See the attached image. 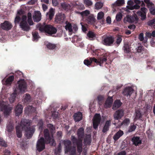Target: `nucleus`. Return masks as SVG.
Returning <instances> with one entry per match:
<instances>
[{"mask_svg":"<svg viewBox=\"0 0 155 155\" xmlns=\"http://www.w3.org/2000/svg\"><path fill=\"white\" fill-rule=\"evenodd\" d=\"M32 121L29 120L23 119L21 122V126L16 127L17 136L18 137L20 138L22 136V131L24 130L25 134L28 138L31 137L35 131V126L31 127Z\"/></svg>","mask_w":155,"mask_h":155,"instance_id":"f257e3e1","label":"nucleus"},{"mask_svg":"<svg viewBox=\"0 0 155 155\" xmlns=\"http://www.w3.org/2000/svg\"><path fill=\"white\" fill-rule=\"evenodd\" d=\"M18 88L14 90V92L11 95L9 100L11 103H13L15 99L16 94L19 92H24L26 91L27 86L25 81L24 80H21L18 82Z\"/></svg>","mask_w":155,"mask_h":155,"instance_id":"f03ea898","label":"nucleus"},{"mask_svg":"<svg viewBox=\"0 0 155 155\" xmlns=\"http://www.w3.org/2000/svg\"><path fill=\"white\" fill-rule=\"evenodd\" d=\"M44 135L45 139L41 137L37 142L36 149L39 152L41 151L45 148V144L47 143L48 140V130L47 129L44 130Z\"/></svg>","mask_w":155,"mask_h":155,"instance_id":"7ed1b4c3","label":"nucleus"},{"mask_svg":"<svg viewBox=\"0 0 155 155\" xmlns=\"http://www.w3.org/2000/svg\"><path fill=\"white\" fill-rule=\"evenodd\" d=\"M64 145V150L65 153L70 152V155H76V148L75 146L71 147V142L69 140H66L63 141Z\"/></svg>","mask_w":155,"mask_h":155,"instance_id":"20e7f679","label":"nucleus"},{"mask_svg":"<svg viewBox=\"0 0 155 155\" xmlns=\"http://www.w3.org/2000/svg\"><path fill=\"white\" fill-rule=\"evenodd\" d=\"M12 109V107H10L7 103L3 101L0 102V109L2 111H3L5 116H7L11 112Z\"/></svg>","mask_w":155,"mask_h":155,"instance_id":"39448f33","label":"nucleus"},{"mask_svg":"<svg viewBox=\"0 0 155 155\" xmlns=\"http://www.w3.org/2000/svg\"><path fill=\"white\" fill-rule=\"evenodd\" d=\"M26 19V16L24 15H22L21 20L20 24V28L24 31H28L30 29L29 26L27 23Z\"/></svg>","mask_w":155,"mask_h":155,"instance_id":"423d86ee","label":"nucleus"},{"mask_svg":"<svg viewBox=\"0 0 155 155\" xmlns=\"http://www.w3.org/2000/svg\"><path fill=\"white\" fill-rule=\"evenodd\" d=\"M50 132L51 134L52 137H49V144L51 146H54L55 145V143L53 138V134L55 132V129L54 127L51 124H49V133Z\"/></svg>","mask_w":155,"mask_h":155,"instance_id":"0eeeda50","label":"nucleus"},{"mask_svg":"<svg viewBox=\"0 0 155 155\" xmlns=\"http://www.w3.org/2000/svg\"><path fill=\"white\" fill-rule=\"evenodd\" d=\"M134 0H129L127 2L128 5L126 6V11L128 12L129 10H132L134 9H138L140 8L139 5H134Z\"/></svg>","mask_w":155,"mask_h":155,"instance_id":"6e6552de","label":"nucleus"},{"mask_svg":"<svg viewBox=\"0 0 155 155\" xmlns=\"http://www.w3.org/2000/svg\"><path fill=\"white\" fill-rule=\"evenodd\" d=\"M101 120V117L100 114H96L94 116L93 119V127L96 129L100 124Z\"/></svg>","mask_w":155,"mask_h":155,"instance_id":"1a4fd4ad","label":"nucleus"},{"mask_svg":"<svg viewBox=\"0 0 155 155\" xmlns=\"http://www.w3.org/2000/svg\"><path fill=\"white\" fill-rule=\"evenodd\" d=\"M114 41V38L112 36H107L103 40V44L106 45H111Z\"/></svg>","mask_w":155,"mask_h":155,"instance_id":"9d476101","label":"nucleus"},{"mask_svg":"<svg viewBox=\"0 0 155 155\" xmlns=\"http://www.w3.org/2000/svg\"><path fill=\"white\" fill-rule=\"evenodd\" d=\"M138 18L136 15L131 16L130 15H128L126 16L124 19V22L125 23H132L135 21H137Z\"/></svg>","mask_w":155,"mask_h":155,"instance_id":"9b49d317","label":"nucleus"},{"mask_svg":"<svg viewBox=\"0 0 155 155\" xmlns=\"http://www.w3.org/2000/svg\"><path fill=\"white\" fill-rule=\"evenodd\" d=\"M37 28L41 32H44L46 33L47 35L48 34V25L44 24L43 25H38Z\"/></svg>","mask_w":155,"mask_h":155,"instance_id":"f8f14e48","label":"nucleus"},{"mask_svg":"<svg viewBox=\"0 0 155 155\" xmlns=\"http://www.w3.org/2000/svg\"><path fill=\"white\" fill-rule=\"evenodd\" d=\"M12 27V23L8 21H5L1 24V28L6 30H9L11 29Z\"/></svg>","mask_w":155,"mask_h":155,"instance_id":"ddd939ff","label":"nucleus"},{"mask_svg":"<svg viewBox=\"0 0 155 155\" xmlns=\"http://www.w3.org/2000/svg\"><path fill=\"white\" fill-rule=\"evenodd\" d=\"M147 10L145 7L142 8L140 11H138L137 14L138 15L140 16L141 19L144 20L146 18V14Z\"/></svg>","mask_w":155,"mask_h":155,"instance_id":"4468645a","label":"nucleus"},{"mask_svg":"<svg viewBox=\"0 0 155 155\" xmlns=\"http://www.w3.org/2000/svg\"><path fill=\"white\" fill-rule=\"evenodd\" d=\"M124 111L123 110H118L115 113L114 115V118L115 120L120 119L124 116Z\"/></svg>","mask_w":155,"mask_h":155,"instance_id":"2eb2a0df","label":"nucleus"},{"mask_svg":"<svg viewBox=\"0 0 155 155\" xmlns=\"http://www.w3.org/2000/svg\"><path fill=\"white\" fill-rule=\"evenodd\" d=\"M41 14L39 11H36L34 12L33 15V18L35 22H38L41 19Z\"/></svg>","mask_w":155,"mask_h":155,"instance_id":"dca6fc26","label":"nucleus"},{"mask_svg":"<svg viewBox=\"0 0 155 155\" xmlns=\"http://www.w3.org/2000/svg\"><path fill=\"white\" fill-rule=\"evenodd\" d=\"M23 107L20 104L17 105L15 109V115L16 116H19L22 112Z\"/></svg>","mask_w":155,"mask_h":155,"instance_id":"f3484780","label":"nucleus"},{"mask_svg":"<svg viewBox=\"0 0 155 155\" xmlns=\"http://www.w3.org/2000/svg\"><path fill=\"white\" fill-rule=\"evenodd\" d=\"M133 91V88L131 87H127L126 88L123 92V94L124 95L127 97L130 96Z\"/></svg>","mask_w":155,"mask_h":155,"instance_id":"a211bd4d","label":"nucleus"},{"mask_svg":"<svg viewBox=\"0 0 155 155\" xmlns=\"http://www.w3.org/2000/svg\"><path fill=\"white\" fill-rule=\"evenodd\" d=\"M14 79V76H11L7 78L5 81L3 80L2 81V82L3 84H4L6 85L9 86L11 85Z\"/></svg>","mask_w":155,"mask_h":155,"instance_id":"6ab92c4d","label":"nucleus"},{"mask_svg":"<svg viewBox=\"0 0 155 155\" xmlns=\"http://www.w3.org/2000/svg\"><path fill=\"white\" fill-rule=\"evenodd\" d=\"M77 151L78 152L81 153L82 151V140L81 139H78L76 143Z\"/></svg>","mask_w":155,"mask_h":155,"instance_id":"aec40b11","label":"nucleus"},{"mask_svg":"<svg viewBox=\"0 0 155 155\" xmlns=\"http://www.w3.org/2000/svg\"><path fill=\"white\" fill-rule=\"evenodd\" d=\"M133 144L135 146H137L141 143V140L140 139V137H133L132 139Z\"/></svg>","mask_w":155,"mask_h":155,"instance_id":"412c9836","label":"nucleus"},{"mask_svg":"<svg viewBox=\"0 0 155 155\" xmlns=\"http://www.w3.org/2000/svg\"><path fill=\"white\" fill-rule=\"evenodd\" d=\"M112 97H108L105 102V107H111L112 105Z\"/></svg>","mask_w":155,"mask_h":155,"instance_id":"4be33fe9","label":"nucleus"},{"mask_svg":"<svg viewBox=\"0 0 155 155\" xmlns=\"http://www.w3.org/2000/svg\"><path fill=\"white\" fill-rule=\"evenodd\" d=\"M82 114L80 112L75 113L74 115V117L75 121H79L82 119Z\"/></svg>","mask_w":155,"mask_h":155,"instance_id":"5701e85b","label":"nucleus"},{"mask_svg":"<svg viewBox=\"0 0 155 155\" xmlns=\"http://www.w3.org/2000/svg\"><path fill=\"white\" fill-rule=\"evenodd\" d=\"M77 134L78 136V139H81L84 134V130L82 128H79L78 130Z\"/></svg>","mask_w":155,"mask_h":155,"instance_id":"b1692460","label":"nucleus"},{"mask_svg":"<svg viewBox=\"0 0 155 155\" xmlns=\"http://www.w3.org/2000/svg\"><path fill=\"white\" fill-rule=\"evenodd\" d=\"M123 132L121 130L118 131L114 136L113 139L115 140H117L123 134Z\"/></svg>","mask_w":155,"mask_h":155,"instance_id":"393cba45","label":"nucleus"},{"mask_svg":"<svg viewBox=\"0 0 155 155\" xmlns=\"http://www.w3.org/2000/svg\"><path fill=\"white\" fill-rule=\"evenodd\" d=\"M141 117L142 114L140 111L138 110H136L134 115V120H137L139 119Z\"/></svg>","mask_w":155,"mask_h":155,"instance_id":"a878e982","label":"nucleus"},{"mask_svg":"<svg viewBox=\"0 0 155 155\" xmlns=\"http://www.w3.org/2000/svg\"><path fill=\"white\" fill-rule=\"evenodd\" d=\"M110 124V121L107 120L106 121L102 130V132L103 133H105L108 130Z\"/></svg>","mask_w":155,"mask_h":155,"instance_id":"bb28decb","label":"nucleus"},{"mask_svg":"<svg viewBox=\"0 0 155 155\" xmlns=\"http://www.w3.org/2000/svg\"><path fill=\"white\" fill-rule=\"evenodd\" d=\"M23 101L25 103H28L31 101V97L29 94H26L24 96Z\"/></svg>","mask_w":155,"mask_h":155,"instance_id":"cd10ccee","label":"nucleus"},{"mask_svg":"<svg viewBox=\"0 0 155 155\" xmlns=\"http://www.w3.org/2000/svg\"><path fill=\"white\" fill-rule=\"evenodd\" d=\"M76 12L80 14L82 18L88 16L90 14V12L88 10H86L81 12Z\"/></svg>","mask_w":155,"mask_h":155,"instance_id":"c85d7f7f","label":"nucleus"},{"mask_svg":"<svg viewBox=\"0 0 155 155\" xmlns=\"http://www.w3.org/2000/svg\"><path fill=\"white\" fill-rule=\"evenodd\" d=\"M121 103L119 100H117L115 101L113 107V109L115 110L119 107L121 105Z\"/></svg>","mask_w":155,"mask_h":155,"instance_id":"c756f323","label":"nucleus"},{"mask_svg":"<svg viewBox=\"0 0 155 155\" xmlns=\"http://www.w3.org/2000/svg\"><path fill=\"white\" fill-rule=\"evenodd\" d=\"M57 31V30L56 28L52 26L49 25V35L55 33Z\"/></svg>","mask_w":155,"mask_h":155,"instance_id":"7c9ffc66","label":"nucleus"},{"mask_svg":"<svg viewBox=\"0 0 155 155\" xmlns=\"http://www.w3.org/2000/svg\"><path fill=\"white\" fill-rule=\"evenodd\" d=\"M64 14H59L56 15L55 19V20L58 22L61 20H64Z\"/></svg>","mask_w":155,"mask_h":155,"instance_id":"2f4dec72","label":"nucleus"},{"mask_svg":"<svg viewBox=\"0 0 155 155\" xmlns=\"http://www.w3.org/2000/svg\"><path fill=\"white\" fill-rule=\"evenodd\" d=\"M28 22L30 25H32L33 24V22L32 19V14L30 12H28Z\"/></svg>","mask_w":155,"mask_h":155,"instance_id":"473e14b6","label":"nucleus"},{"mask_svg":"<svg viewBox=\"0 0 155 155\" xmlns=\"http://www.w3.org/2000/svg\"><path fill=\"white\" fill-rule=\"evenodd\" d=\"M55 14V9L50 8L49 11V20H51Z\"/></svg>","mask_w":155,"mask_h":155,"instance_id":"72a5a7b5","label":"nucleus"},{"mask_svg":"<svg viewBox=\"0 0 155 155\" xmlns=\"http://www.w3.org/2000/svg\"><path fill=\"white\" fill-rule=\"evenodd\" d=\"M87 36L90 40H93L95 38V35L92 31H89L87 34Z\"/></svg>","mask_w":155,"mask_h":155,"instance_id":"f704fd0d","label":"nucleus"},{"mask_svg":"<svg viewBox=\"0 0 155 155\" xmlns=\"http://www.w3.org/2000/svg\"><path fill=\"white\" fill-rule=\"evenodd\" d=\"M88 22L91 24H93L95 22L96 19L93 16H89L87 19Z\"/></svg>","mask_w":155,"mask_h":155,"instance_id":"c9c22d12","label":"nucleus"},{"mask_svg":"<svg viewBox=\"0 0 155 155\" xmlns=\"http://www.w3.org/2000/svg\"><path fill=\"white\" fill-rule=\"evenodd\" d=\"M35 110L34 107L31 106L27 107L25 108V112L26 113H28L29 112H32Z\"/></svg>","mask_w":155,"mask_h":155,"instance_id":"e433bc0d","label":"nucleus"},{"mask_svg":"<svg viewBox=\"0 0 155 155\" xmlns=\"http://www.w3.org/2000/svg\"><path fill=\"white\" fill-rule=\"evenodd\" d=\"M124 3V0H117L114 3V5L117 6H121Z\"/></svg>","mask_w":155,"mask_h":155,"instance_id":"4c0bfd02","label":"nucleus"},{"mask_svg":"<svg viewBox=\"0 0 155 155\" xmlns=\"http://www.w3.org/2000/svg\"><path fill=\"white\" fill-rule=\"evenodd\" d=\"M66 25L65 26V28L66 30H68L69 32L72 31V26L71 24L69 23H66Z\"/></svg>","mask_w":155,"mask_h":155,"instance_id":"58836bf2","label":"nucleus"},{"mask_svg":"<svg viewBox=\"0 0 155 155\" xmlns=\"http://www.w3.org/2000/svg\"><path fill=\"white\" fill-rule=\"evenodd\" d=\"M83 2L85 6L87 7L92 5L93 4L91 0H84Z\"/></svg>","mask_w":155,"mask_h":155,"instance_id":"ea45409f","label":"nucleus"},{"mask_svg":"<svg viewBox=\"0 0 155 155\" xmlns=\"http://www.w3.org/2000/svg\"><path fill=\"white\" fill-rule=\"evenodd\" d=\"M144 2L147 4V6L149 8L154 5V4L150 0H144Z\"/></svg>","mask_w":155,"mask_h":155,"instance_id":"a19ab883","label":"nucleus"},{"mask_svg":"<svg viewBox=\"0 0 155 155\" xmlns=\"http://www.w3.org/2000/svg\"><path fill=\"white\" fill-rule=\"evenodd\" d=\"M103 6V4L101 2H98L96 3L95 5V9H99L101 8Z\"/></svg>","mask_w":155,"mask_h":155,"instance_id":"79ce46f5","label":"nucleus"},{"mask_svg":"<svg viewBox=\"0 0 155 155\" xmlns=\"http://www.w3.org/2000/svg\"><path fill=\"white\" fill-rule=\"evenodd\" d=\"M147 24L155 28V18L147 22Z\"/></svg>","mask_w":155,"mask_h":155,"instance_id":"37998d69","label":"nucleus"},{"mask_svg":"<svg viewBox=\"0 0 155 155\" xmlns=\"http://www.w3.org/2000/svg\"><path fill=\"white\" fill-rule=\"evenodd\" d=\"M33 40L34 41H37L40 38L37 32H35L33 33Z\"/></svg>","mask_w":155,"mask_h":155,"instance_id":"c03bdc74","label":"nucleus"},{"mask_svg":"<svg viewBox=\"0 0 155 155\" xmlns=\"http://www.w3.org/2000/svg\"><path fill=\"white\" fill-rule=\"evenodd\" d=\"M104 14L102 12H99L97 15V18L98 20H100L103 19L104 17Z\"/></svg>","mask_w":155,"mask_h":155,"instance_id":"a18cd8bd","label":"nucleus"},{"mask_svg":"<svg viewBox=\"0 0 155 155\" xmlns=\"http://www.w3.org/2000/svg\"><path fill=\"white\" fill-rule=\"evenodd\" d=\"M137 127V126L135 125L131 124L129 127V128L128 130V132H131L135 130Z\"/></svg>","mask_w":155,"mask_h":155,"instance_id":"49530a36","label":"nucleus"},{"mask_svg":"<svg viewBox=\"0 0 155 155\" xmlns=\"http://www.w3.org/2000/svg\"><path fill=\"white\" fill-rule=\"evenodd\" d=\"M106 58H102L101 57L99 59L98 64L101 66V64H103L104 62L106 61Z\"/></svg>","mask_w":155,"mask_h":155,"instance_id":"de8ad7c7","label":"nucleus"},{"mask_svg":"<svg viewBox=\"0 0 155 155\" xmlns=\"http://www.w3.org/2000/svg\"><path fill=\"white\" fill-rule=\"evenodd\" d=\"M13 129V126L12 124H8L7 126V130L9 132H11Z\"/></svg>","mask_w":155,"mask_h":155,"instance_id":"09e8293b","label":"nucleus"},{"mask_svg":"<svg viewBox=\"0 0 155 155\" xmlns=\"http://www.w3.org/2000/svg\"><path fill=\"white\" fill-rule=\"evenodd\" d=\"M130 120L129 119H125L121 123V125H127L130 123Z\"/></svg>","mask_w":155,"mask_h":155,"instance_id":"8fccbe9b","label":"nucleus"},{"mask_svg":"<svg viewBox=\"0 0 155 155\" xmlns=\"http://www.w3.org/2000/svg\"><path fill=\"white\" fill-rule=\"evenodd\" d=\"M122 15L121 13H119L117 14L116 17V20L117 21H120L122 19Z\"/></svg>","mask_w":155,"mask_h":155,"instance_id":"3c124183","label":"nucleus"},{"mask_svg":"<svg viewBox=\"0 0 155 155\" xmlns=\"http://www.w3.org/2000/svg\"><path fill=\"white\" fill-rule=\"evenodd\" d=\"M57 48V46L55 44L49 43V49H55Z\"/></svg>","mask_w":155,"mask_h":155,"instance_id":"603ef678","label":"nucleus"},{"mask_svg":"<svg viewBox=\"0 0 155 155\" xmlns=\"http://www.w3.org/2000/svg\"><path fill=\"white\" fill-rule=\"evenodd\" d=\"M21 16L19 15H16L15 20V24L18 23L21 20Z\"/></svg>","mask_w":155,"mask_h":155,"instance_id":"864d4df0","label":"nucleus"},{"mask_svg":"<svg viewBox=\"0 0 155 155\" xmlns=\"http://www.w3.org/2000/svg\"><path fill=\"white\" fill-rule=\"evenodd\" d=\"M0 144L2 146L7 147V144L0 137Z\"/></svg>","mask_w":155,"mask_h":155,"instance_id":"5fc2aeb1","label":"nucleus"},{"mask_svg":"<svg viewBox=\"0 0 155 155\" xmlns=\"http://www.w3.org/2000/svg\"><path fill=\"white\" fill-rule=\"evenodd\" d=\"M149 8L150 11V13L152 15H155V8L154 5L152 7Z\"/></svg>","mask_w":155,"mask_h":155,"instance_id":"6e6d98bb","label":"nucleus"},{"mask_svg":"<svg viewBox=\"0 0 155 155\" xmlns=\"http://www.w3.org/2000/svg\"><path fill=\"white\" fill-rule=\"evenodd\" d=\"M124 50L125 52H128L130 51V49L129 46L127 45H125L124 46Z\"/></svg>","mask_w":155,"mask_h":155,"instance_id":"4d7b16f0","label":"nucleus"},{"mask_svg":"<svg viewBox=\"0 0 155 155\" xmlns=\"http://www.w3.org/2000/svg\"><path fill=\"white\" fill-rule=\"evenodd\" d=\"M143 46H140L138 47L137 48V51L138 52L140 53L142 52L143 50Z\"/></svg>","mask_w":155,"mask_h":155,"instance_id":"13d9d810","label":"nucleus"},{"mask_svg":"<svg viewBox=\"0 0 155 155\" xmlns=\"http://www.w3.org/2000/svg\"><path fill=\"white\" fill-rule=\"evenodd\" d=\"M84 64L87 66H89L90 65L91 62V61L90 60H88L87 59H86L84 60Z\"/></svg>","mask_w":155,"mask_h":155,"instance_id":"bf43d9fd","label":"nucleus"},{"mask_svg":"<svg viewBox=\"0 0 155 155\" xmlns=\"http://www.w3.org/2000/svg\"><path fill=\"white\" fill-rule=\"evenodd\" d=\"M61 6L62 8L65 9H68L70 7L69 5H67L65 3H63L61 4Z\"/></svg>","mask_w":155,"mask_h":155,"instance_id":"052dcab7","label":"nucleus"},{"mask_svg":"<svg viewBox=\"0 0 155 155\" xmlns=\"http://www.w3.org/2000/svg\"><path fill=\"white\" fill-rule=\"evenodd\" d=\"M38 125L39 126V129L41 130L42 128L43 123L42 121L40 120L38 123Z\"/></svg>","mask_w":155,"mask_h":155,"instance_id":"680f3d73","label":"nucleus"},{"mask_svg":"<svg viewBox=\"0 0 155 155\" xmlns=\"http://www.w3.org/2000/svg\"><path fill=\"white\" fill-rule=\"evenodd\" d=\"M139 39L140 41H143L144 40L143 34L142 33H140L139 36Z\"/></svg>","mask_w":155,"mask_h":155,"instance_id":"e2e57ef3","label":"nucleus"},{"mask_svg":"<svg viewBox=\"0 0 155 155\" xmlns=\"http://www.w3.org/2000/svg\"><path fill=\"white\" fill-rule=\"evenodd\" d=\"M122 40V39L121 37L120 36L117 37L116 41L117 44L118 45H119L121 42Z\"/></svg>","mask_w":155,"mask_h":155,"instance_id":"0e129e2a","label":"nucleus"},{"mask_svg":"<svg viewBox=\"0 0 155 155\" xmlns=\"http://www.w3.org/2000/svg\"><path fill=\"white\" fill-rule=\"evenodd\" d=\"M89 60L91 61V63L92 61H94L95 63H98V64L99 60L97 61V60L96 58H90Z\"/></svg>","mask_w":155,"mask_h":155,"instance_id":"69168bd1","label":"nucleus"},{"mask_svg":"<svg viewBox=\"0 0 155 155\" xmlns=\"http://www.w3.org/2000/svg\"><path fill=\"white\" fill-rule=\"evenodd\" d=\"M127 153L126 151L123 150L117 153V155H126Z\"/></svg>","mask_w":155,"mask_h":155,"instance_id":"338daca9","label":"nucleus"},{"mask_svg":"<svg viewBox=\"0 0 155 155\" xmlns=\"http://www.w3.org/2000/svg\"><path fill=\"white\" fill-rule=\"evenodd\" d=\"M104 99V97L102 96H99L97 97V100L98 102V103L100 104V102L102 100Z\"/></svg>","mask_w":155,"mask_h":155,"instance_id":"774afa93","label":"nucleus"}]
</instances>
